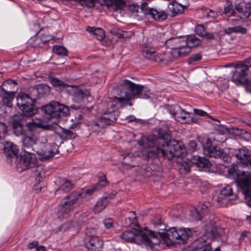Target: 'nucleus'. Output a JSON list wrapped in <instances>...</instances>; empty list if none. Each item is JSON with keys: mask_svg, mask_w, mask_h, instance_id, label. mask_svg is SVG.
<instances>
[{"mask_svg": "<svg viewBox=\"0 0 251 251\" xmlns=\"http://www.w3.org/2000/svg\"><path fill=\"white\" fill-rule=\"evenodd\" d=\"M156 136L142 137L138 141L140 146L148 149V152L170 160L174 157H181L186 153L184 147L177 142H170L171 133L168 125L155 129Z\"/></svg>", "mask_w": 251, "mask_h": 251, "instance_id": "nucleus-1", "label": "nucleus"}, {"mask_svg": "<svg viewBox=\"0 0 251 251\" xmlns=\"http://www.w3.org/2000/svg\"><path fill=\"white\" fill-rule=\"evenodd\" d=\"M150 90L147 87L135 84L130 80L125 79L117 88V99L112 106L118 107L131 106L130 101L135 96L141 99H147L150 98Z\"/></svg>", "mask_w": 251, "mask_h": 251, "instance_id": "nucleus-2", "label": "nucleus"}, {"mask_svg": "<svg viewBox=\"0 0 251 251\" xmlns=\"http://www.w3.org/2000/svg\"><path fill=\"white\" fill-rule=\"evenodd\" d=\"M100 189L99 185H95L86 190L82 189L73 191L70 194L64 197L58 206V218L62 220L70 217L75 208L84 201H87L95 191Z\"/></svg>", "mask_w": 251, "mask_h": 251, "instance_id": "nucleus-3", "label": "nucleus"}, {"mask_svg": "<svg viewBox=\"0 0 251 251\" xmlns=\"http://www.w3.org/2000/svg\"><path fill=\"white\" fill-rule=\"evenodd\" d=\"M234 155L241 160L237 164H233L228 169V173L236 181L249 178L251 176V151L246 148L235 151Z\"/></svg>", "mask_w": 251, "mask_h": 251, "instance_id": "nucleus-4", "label": "nucleus"}, {"mask_svg": "<svg viewBox=\"0 0 251 251\" xmlns=\"http://www.w3.org/2000/svg\"><path fill=\"white\" fill-rule=\"evenodd\" d=\"M121 237L127 242L138 243V241H141L151 247L160 243L158 234L152 231L140 230L135 233L132 230H127L124 232Z\"/></svg>", "mask_w": 251, "mask_h": 251, "instance_id": "nucleus-5", "label": "nucleus"}, {"mask_svg": "<svg viewBox=\"0 0 251 251\" xmlns=\"http://www.w3.org/2000/svg\"><path fill=\"white\" fill-rule=\"evenodd\" d=\"M51 83L59 89L65 90L70 95L73 96L75 100L77 102H81L85 99L90 96V92L86 90H82L75 85H69L56 78H51L50 80Z\"/></svg>", "mask_w": 251, "mask_h": 251, "instance_id": "nucleus-6", "label": "nucleus"}, {"mask_svg": "<svg viewBox=\"0 0 251 251\" xmlns=\"http://www.w3.org/2000/svg\"><path fill=\"white\" fill-rule=\"evenodd\" d=\"M36 100V97L32 95L20 93L17 97V105L23 112L25 117L32 116L36 112V109L33 104Z\"/></svg>", "mask_w": 251, "mask_h": 251, "instance_id": "nucleus-7", "label": "nucleus"}, {"mask_svg": "<svg viewBox=\"0 0 251 251\" xmlns=\"http://www.w3.org/2000/svg\"><path fill=\"white\" fill-rule=\"evenodd\" d=\"M38 161L34 153L29 151L24 152L21 155L16 165L17 170L22 172L27 169L35 168L37 166Z\"/></svg>", "mask_w": 251, "mask_h": 251, "instance_id": "nucleus-8", "label": "nucleus"}, {"mask_svg": "<svg viewBox=\"0 0 251 251\" xmlns=\"http://www.w3.org/2000/svg\"><path fill=\"white\" fill-rule=\"evenodd\" d=\"M167 109L170 114L174 116L175 120L179 122L187 124L196 123L192 117V113L186 112L177 104L169 105Z\"/></svg>", "mask_w": 251, "mask_h": 251, "instance_id": "nucleus-9", "label": "nucleus"}, {"mask_svg": "<svg viewBox=\"0 0 251 251\" xmlns=\"http://www.w3.org/2000/svg\"><path fill=\"white\" fill-rule=\"evenodd\" d=\"M191 234V231L188 228L176 227L170 228L167 232V236L172 242L184 243Z\"/></svg>", "mask_w": 251, "mask_h": 251, "instance_id": "nucleus-10", "label": "nucleus"}, {"mask_svg": "<svg viewBox=\"0 0 251 251\" xmlns=\"http://www.w3.org/2000/svg\"><path fill=\"white\" fill-rule=\"evenodd\" d=\"M117 99V89L116 90V96L114 99L111 100L108 103V111L105 112L103 115L101 117L105 126L111 125L117 120V118L118 115L117 110L124 106L118 107L117 106H112V104L114 103Z\"/></svg>", "mask_w": 251, "mask_h": 251, "instance_id": "nucleus-11", "label": "nucleus"}, {"mask_svg": "<svg viewBox=\"0 0 251 251\" xmlns=\"http://www.w3.org/2000/svg\"><path fill=\"white\" fill-rule=\"evenodd\" d=\"M239 186V193H241L245 199L247 204L251 207V180L250 178L242 179L236 181Z\"/></svg>", "mask_w": 251, "mask_h": 251, "instance_id": "nucleus-12", "label": "nucleus"}, {"mask_svg": "<svg viewBox=\"0 0 251 251\" xmlns=\"http://www.w3.org/2000/svg\"><path fill=\"white\" fill-rule=\"evenodd\" d=\"M44 148L45 149H40L36 151L41 161L50 159L58 152V146L54 143L48 144Z\"/></svg>", "mask_w": 251, "mask_h": 251, "instance_id": "nucleus-13", "label": "nucleus"}, {"mask_svg": "<svg viewBox=\"0 0 251 251\" xmlns=\"http://www.w3.org/2000/svg\"><path fill=\"white\" fill-rule=\"evenodd\" d=\"M233 195V190L230 185H227L223 188L215 196L216 201L221 206H226L230 202V197Z\"/></svg>", "mask_w": 251, "mask_h": 251, "instance_id": "nucleus-14", "label": "nucleus"}, {"mask_svg": "<svg viewBox=\"0 0 251 251\" xmlns=\"http://www.w3.org/2000/svg\"><path fill=\"white\" fill-rule=\"evenodd\" d=\"M203 152L207 156L219 158L224 161H228L229 159V156L223 151L222 149L218 146L211 145L209 147H204Z\"/></svg>", "mask_w": 251, "mask_h": 251, "instance_id": "nucleus-15", "label": "nucleus"}, {"mask_svg": "<svg viewBox=\"0 0 251 251\" xmlns=\"http://www.w3.org/2000/svg\"><path fill=\"white\" fill-rule=\"evenodd\" d=\"M144 11L146 17H151L158 22L165 20L168 16L167 13L164 11H159L156 9L149 7L148 5L147 9H145Z\"/></svg>", "mask_w": 251, "mask_h": 251, "instance_id": "nucleus-16", "label": "nucleus"}, {"mask_svg": "<svg viewBox=\"0 0 251 251\" xmlns=\"http://www.w3.org/2000/svg\"><path fill=\"white\" fill-rule=\"evenodd\" d=\"M205 237L211 236L212 238L218 237L222 234L223 229L219 228L212 220L206 222L205 225Z\"/></svg>", "mask_w": 251, "mask_h": 251, "instance_id": "nucleus-17", "label": "nucleus"}, {"mask_svg": "<svg viewBox=\"0 0 251 251\" xmlns=\"http://www.w3.org/2000/svg\"><path fill=\"white\" fill-rule=\"evenodd\" d=\"M147 3L145 2L141 6L132 3L128 5V9L133 16L136 17L138 20H140L146 17L144 10L147 9Z\"/></svg>", "mask_w": 251, "mask_h": 251, "instance_id": "nucleus-18", "label": "nucleus"}, {"mask_svg": "<svg viewBox=\"0 0 251 251\" xmlns=\"http://www.w3.org/2000/svg\"><path fill=\"white\" fill-rule=\"evenodd\" d=\"M122 162V167L126 169H130L138 166L139 164L136 161L137 157L131 152L124 154Z\"/></svg>", "mask_w": 251, "mask_h": 251, "instance_id": "nucleus-19", "label": "nucleus"}, {"mask_svg": "<svg viewBox=\"0 0 251 251\" xmlns=\"http://www.w3.org/2000/svg\"><path fill=\"white\" fill-rule=\"evenodd\" d=\"M188 6V4L183 5L176 0H173L169 3L168 8L172 16H175L182 14Z\"/></svg>", "mask_w": 251, "mask_h": 251, "instance_id": "nucleus-20", "label": "nucleus"}, {"mask_svg": "<svg viewBox=\"0 0 251 251\" xmlns=\"http://www.w3.org/2000/svg\"><path fill=\"white\" fill-rule=\"evenodd\" d=\"M192 251H209L210 247L206 241L205 236L196 240L192 245Z\"/></svg>", "mask_w": 251, "mask_h": 251, "instance_id": "nucleus-21", "label": "nucleus"}, {"mask_svg": "<svg viewBox=\"0 0 251 251\" xmlns=\"http://www.w3.org/2000/svg\"><path fill=\"white\" fill-rule=\"evenodd\" d=\"M235 8L241 14V19H247L251 15V4L241 2L235 4Z\"/></svg>", "mask_w": 251, "mask_h": 251, "instance_id": "nucleus-22", "label": "nucleus"}, {"mask_svg": "<svg viewBox=\"0 0 251 251\" xmlns=\"http://www.w3.org/2000/svg\"><path fill=\"white\" fill-rule=\"evenodd\" d=\"M59 107H64V104H62L57 101H51L49 104L42 107L44 113L50 115L51 117L55 118L56 113H58Z\"/></svg>", "mask_w": 251, "mask_h": 251, "instance_id": "nucleus-23", "label": "nucleus"}, {"mask_svg": "<svg viewBox=\"0 0 251 251\" xmlns=\"http://www.w3.org/2000/svg\"><path fill=\"white\" fill-rule=\"evenodd\" d=\"M174 54V50L166 51L162 54L159 53L158 57H157L155 59L156 62L162 63L163 64L167 65L169 63L173 61L176 58V57L175 56Z\"/></svg>", "mask_w": 251, "mask_h": 251, "instance_id": "nucleus-24", "label": "nucleus"}, {"mask_svg": "<svg viewBox=\"0 0 251 251\" xmlns=\"http://www.w3.org/2000/svg\"><path fill=\"white\" fill-rule=\"evenodd\" d=\"M21 141L23 144L22 150L24 152L28 151L27 150L32 148L33 145L36 144L37 137L34 135H23Z\"/></svg>", "mask_w": 251, "mask_h": 251, "instance_id": "nucleus-25", "label": "nucleus"}, {"mask_svg": "<svg viewBox=\"0 0 251 251\" xmlns=\"http://www.w3.org/2000/svg\"><path fill=\"white\" fill-rule=\"evenodd\" d=\"M87 126L89 129L95 133L100 132L103 127L106 126L101 118L88 122Z\"/></svg>", "mask_w": 251, "mask_h": 251, "instance_id": "nucleus-26", "label": "nucleus"}, {"mask_svg": "<svg viewBox=\"0 0 251 251\" xmlns=\"http://www.w3.org/2000/svg\"><path fill=\"white\" fill-rule=\"evenodd\" d=\"M88 248L92 250L99 251L101 248L102 242L96 236L90 235L88 238V242L86 243Z\"/></svg>", "mask_w": 251, "mask_h": 251, "instance_id": "nucleus-27", "label": "nucleus"}, {"mask_svg": "<svg viewBox=\"0 0 251 251\" xmlns=\"http://www.w3.org/2000/svg\"><path fill=\"white\" fill-rule=\"evenodd\" d=\"M3 151L7 157L13 158L17 155L19 150L16 145L8 142L3 148Z\"/></svg>", "mask_w": 251, "mask_h": 251, "instance_id": "nucleus-28", "label": "nucleus"}, {"mask_svg": "<svg viewBox=\"0 0 251 251\" xmlns=\"http://www.w3.org/2000/svg\"><path fill=\"white\" fill-rule=\"evenodd\" d=\"M211 204L209 202H205L203 203L200 204L197 209L204 217V221L205 222H208L210 220H212L213 216L208 215V213L209 212L210 208L211 207Z\"/></svg>", "mask_w": 251, "mask_h": 251, "instance_id": "nucleus-29", "label": "nucleus"}, {"mask_svg": "<svg viewBox=\"0 0 251 251\" xmlns=\"http://www.w3.org/2000/svg\"><path fill=\"white\" fill-rule=\"evenodd\" d=\"M176 48V50H174V54L176 58L185 56L191 51V50L186 45L183 40H182L181 43Z\"/></svg>", "mask_w": 251, "mask_h": 251, "instance_id": "nucleus-30", "label": "nucleus"}, {"mask_svg": "<svg viewBox=\"0 0 251 251\" xmlns=\"http://www.w3.org/2000/svg\"><path fill=\"white\" fill-rule=\"evenodd\" d=\"M59 182V187L56 190V193L59 194L66 193L72 190L74 187V184L70 181L66 179H60Z\"/></svg>", "mask_w": 251, "mask_h": 251, "instance_id": "nucleus-31", "label": "nucleus"}, {"mask_svg": "<svg viewBox=\"0 0 251 251\" xmlns=\"http://www.w3.org/2000/svg\"><path fill=\"white\" fill-rule=\"evenodd\" d=\"M16 85L17 82L15 80L7 79L4 81L0 86V92L14 93L13 90Z\"/></svg>", "mask_w": 251, "mask_h": 251, "instance_id": "nucleus-32", "label": "nucleus"}, {"mask_svg": "<svg viewBox=\"0 0 251 251\" xmlns=\"http://www.w3.org/2000/svg\"><path fill=\"white\" fill-rule=\"evenodd\" d=\"M192 162L199 168H208L211 166L209 160L205 157L194 156L192 157Z\"/></svg>", "mask_w": 251, "mask_h": 251, "instance_id": "nucleus-33", "label": "nucleus"}, {"mask_svg": "<svg viewBox=\"0 0 251 251\" xmlns=\"http://www.w3.org/2000/svg\"><path fill=\"white\" fill-rule=\"evenodd\" d=\"M86 30L98 40L101 41L105 37L104 31L101 28H95L88 26Z\"/></svg>", "mask_w": 251, "mask_h": 251, "instance_id": "nucleus-34", "label": "nucleus"}, {"mask_svg": "<svg viewBox=\"0 0 251 251\" xmlns=\"http://www.w3.org/2000/svg\"><path fill=\"white\" fill-rule=\"evenodd\" d=\"M109 202V198L108 197L101 198L97 201L94 207V212L95 213H99L103 210Z\"/></svg>", "mask_w": 251, "mask_h": 251, "instance_id": "nucleus-35", "label": "nucleus"}, {"mask_svg": "<svg viewBox=\"0 0 251 251\" xmlns=\"http://www.w3.org/2000/svg\"><path fill=\"white\" fill-rule=\"evenodd\" d=\"M195 31L199 36L205 38L206 39H213L214 35L211 33L207 32L203 25H199L196 26Z\"/></svg>", "mask_w": 251, "mask_h": 251, "instance_id": "nucleus-36", "label": "nucleus"}, {"mask_svg": "<svg viewBox=\"0 0 251 251\" xmlns=\"http://www.w3.org/2000/svg\"><path fill=\"white\" fill-rule=\"evenodd\" d=\"M2 96L3 103L7 107H11L12 105V101L14 98V93L0 92Z\"/></svg>", "mask_w": 251, "mask_h": 251, "instance_id": "nucleus-37", "label": "nucleus"}, {"mask_svg": "<svg viewBox=\"0 0 251 251\" xmlns=\"http://www.w3.org/2000/svg\"><path fill=\"white\" fill-rule=\"evenodd\" d=\"M25 120V116L21 113H18L12 116L10 120V123L12 126L23 125Z\"/></svg>", "mask_w": 251, "mask_h": 251, "instance_id": "nucleus-38", "label": "nucleus"}, {"mask_svg": "<svg viewBox=\"0 0 251 251\" xmlns=\"http://www.w3.org/2000/svg\"><path fill=\"white\" fill-rule=\"evenodd\" d=\"M183 41L190 50L192 48L199 46L201 44V41L199 39L195 36H190L187 37Z\"/></svg>", "mask_w": 251, "mask_h": 251, "instance_id": "nucleus-39", "label": "nucleus"}, {"mask_svg": "<svg viewBox=\"0 0 251 251\" xmlns=\"http://www.w3.org/2000/svg\"><path fill=\"white\" fill-rule=\"evenodd\" d=\"M143 56L148 59L156 62L157 57H158L159 53L151 49H145L142 52Z\"/></svg>", "mask_w": 251, "mask_h": 251, "instance_id": "nucleus-40", "label": "nucleus"}, {"mask_svg": "<svg viewBox=\"0 0 251 251\" xmlns=\"http://www.w3.org/2000/svg\"><path fill=\"white\" fill-rule=\"evenodd\" d=\"M247 80L246 78H244L243 75H239L238 73L235 71L233 73L231 78V81L237 85H242L246 84Z\"/></svg>", "mask_w": 251, "mask_h": 251, "instance_id": "nucleus-41", "label": "nucleus"}, {"mask_svg": "<svg viewBox=\"0 0 251 251\" xmlns=\"http://www.w3.org/2000/svg\"><path fill=\"white\" fill-rule=\"evenodd\" d=\"M249 66L243 63H239L236 65L235 72L238 73L239 75H243L244 78H246L249 72Z\"/></svg>", "mask_w": 251, "mask_h": 251, "instance_id": "nucleus-42", "label": "nucleus"}, {"mask_svg": "<svg viewBox=\"0 0 251 251\" xmlns=\"http://www.w3.org/2000/svg\"><path fill=\"white\" fill-rule=\"evenodd\" d=\"M181 41L177 38H171L166 41L165 45L170 50H176V47L179 46Z\"/></svg>", "mask_w": 251, "mask_h": 251, "instance_id": "nucleus-43", "label": "nucleus"}, {"mask_svg": "<svg viewBox=\"0 0 251 251\" xmlns=\"http://www.w3.org/2000/svg\"><path fill=\"white\" fill-rule=\"evenodd\" d=\"M60 136L62 139L65 140L72 139L75 137L76 134L69 129L62 128V132L60 134Z\"/></svg>", "mask_w": 251, "mask_h": 251, "instance_id": "nucleus-44", "label": "nucleus"}, {"mask_svg": "<svg viewBox=\"0 0 251 251\" xmlns=\"http://www.w3.org/2000/svg\"><path fill=\"white\" fill-rule=\"evenodd\" d=\"M225 32L227 34H230L233 32L245 33L247 32V29L245 27L240 26H236L225 29Z\"/></svg>", "mask_w": 251, "mask_h": 251, "instance_id": "nucleus-45", "label": "nucleus"}, {"mask_svg": "<svg viewBox=\"0 0 251 251\" xmlns=\"http://www.w3.org/2000/svg\"><path fill=\"white\" fill-rule=\"evenodd\" d=\"M219 128L222 130L223 134L226 132L235 135H239L241 134L242 130L236 127L226 128L224 126H220Z\"/></svg>", "mask_w": 251, "mask_h": 251, "instance_id": "nucleus-46", "label": "nucleus"}, {"mask_svg": "<svg viewBox=\"0 0 251 251\" xmlns=\"http://www.w3.org/2000/svg\"><path fill=\"white\" fill-rule=\"evenodd\" d=\"M224 12L228 17L234 15L235 12L234 9V6L232 3L229 1L226 2L224 7Z\"/></svg>", "mask_w": 251, "mask_h": 251, "instance_id": "nucleus-47", "label": "nucleus"}, {"mask_svg": "<svg viewBox=\"0 0 251 251\" xmlns=\"http://www.w3.org/2000/svg\"><path fill=\"white\" fill-rule=\"evenodd\" d=\"M193 165L192 158L188 161H182L180 162V170H184L186 173H188L191 170L192 165Z\"/></svg>", "mask_w": 251, "mask_h": 251, "instance_id": "nucleus-48", "label": "nucleus"}, {"mask_svg": "<svg viewBox=\"0 0 251 251\" xmlns=\"http://www.w3.org/2000/svg\"><path fill=\"white\" fill-rule=\"evenodd\" d=\"M52 50L55 53L59 55H61L62 56L67 55L68 50L65 47L63 46L59 45H55L53 47Z\"/></svg>", "mask_w": 251, "mask_h": 251, "instance_id": "nucleus-49", "label": "nucleus"}, {"mask_svg": "<svg viewBox=\"0 0 251 251\" xmlns=\"http://www.w3.org/2000/svg\"><path fill=\"white\" fill-rule=\"evenodd\" d=\"M55 118H60L65 117L69 114V109L68 106L64 105V107H59L58 110V113H56Z\"/></svg>", "mask_w": 251, "mask_h": 251, "instance_id": "nucleus-50", "label": "nucleus"}, {"mask_svg": "<svg viewBox=\"0 0 251 251\" xmlns=\"http://www.w3.org/2000/svg\"><path fill=\"white\" fill-rule=\"evenodd\" d=\"M191 216L196 220H201L203 218H204L197 208L194 209L191 211Z\"/></svg>", "mask_w": 251, "mask_h": 251, "instance_id": "nucleus-51", "label": "nucleus"}, {"mask_svg": "<svg viewBox=\"0 0 251 251\" xmlns=\"http://www.w3.org/2000/svg\"><path fill=\"white\" fill-rule=\"evenodd\" d=\"M48 142L47 137L45 136H41L37 138V143L40 147H45L47 145L46 144Z\"/></svg>", "mask_w": 251, "mask_h": 251, "instance_id": "nucleus-52", "label": "nucleus"}, {"mask_svg": "<svg viewBox=\"0 0 251 251\" xmlns=\"http://www.w3.org/2000/svg\"><path fill=\"white\" fill-rule=\"evenodd\" d=\"M203 15L209 18H215L217 16V13L215 11L208 8H205L203 10Z\"/></svg>", "mask_w": 251, "mask_h": 251, "instance_id": "nucleus-53", "label": "nucleus"}, {"mask_svg": "<svg viewBox=\"0 0 251 251\" xmlns=\"http://www.w3.org/2000/svg\"><path fill=\"white\" fill-rule=\"evenodd\" d=\"M107 183L108 181L106 179V176L105 175H102L100 177L99 182L95 185H99V186L100 187V189L102 187L106 186Z\"/></svg>", "mask_w": 251, "mask_h": 251, "instance_id": "nucleus-54", "label": "nucleus"}, {"mask_svg": "<svg viewBox=\"0 0 251 251\" xmlns=\"http://www.w3.org/2000/svg\"><path fill=\"white\" fill-rule=\"evenodd\" d=\"M201 59V53H197L192 55L188 59V62L189 64H192L194 62L200 60Z\"/></svg>", "mask_w": 251, "mask_h": 251, "instance_id": "nucleus-55", "label": "nucleus"}, {"mask_svg": "<svg viewBox=\"0 0 251 251\" xmlns=\"http://www.w3.org/2000/svg\"><path fill=\"white\" fill-rule=\"evenodd\" d=\"M7 126L2 122H0V139L4 138L7 132Z\"/></svg>", "mask_w": 251, "mask_h": 251, "instance_id": "nucleus-56", "label": "nucleus"}, {"mask_svg": "<svg viewBox=\"0 0 251 251\" xmlns=\"http://www.w3.org/2000/svg\"><path fill=\"white\" fill-rule=\"evenodd\" d=\"M23 125H18L16 126H13L14 128V133L16 136H20L23 135Z\"/></svg>", "mask_w": 251, "mask_h": 251, "instance_id": "nucleus-57", "label": "nucleus"}, {"mask_svg": "<svg viewBox=\"0 0 251 251\" xmlns=\"http://www.w3.org/2000/svg\"><path fill=\"white\" fill-rule=\"evenodd\" d=\"M27 125L28 126H37L38 127H42L44 126L42 120L40 119H36V121L33 120L32 122L28 123H27Z\"/></svg>", "mask_w": 251, "mask_h": 251, "instance_id": "nucleus-58", "label": "nucleus"}, {"mask_svg": "<svg viewBox=\"0 0 251 251\" xmlns=\"http://www.w3.org/2000/svg\"><path fill=\"white\" fill-rule=\"evenodd\" d=\"M197 144L194 140H190L187 145L188 150L191 152H194L196 151Z\"/></svg>", "mask_w": 251, "mask_h": 251, "instance_id": "nucleus-59", "label": "nucleus"}, {"mask_svg": "<svg viewBox=\"0 0 251 251\" xmlns=\"http://www.w3.org/2000/svg\"><path fill=\"white\" fill-rule=\"evenodd\" d=\"M103 224L105 227V228L109 229L111 227H112L114 224V222L112 219L108 218L105 219L103 222Z\"/></svg>", "mask_w": 251, "mask_h": 251, "instance_id": "nucleus-60", "label": "nucleus"}, {"mask_svg": "<svg viewBox=\"0 0 251 251\" xmlns=\"http://www.w3.org/2000/svg\"><path fill=\"white\" fill-rule=\"evenodd\" d=\"M194 113L198 116H204L207 115V113L201 109H194Z\"/></svg>", "mask_w": 251, "mask_h": 251, "instance_id": "nucleus-61", "label": "nucleus"}, {"mask_svg": "<svg viewBox=\"0 0 251 251\" xmlns=\"http://www.w3.org/2000/svg\"><path fill=\"white\" fill-rule=\"evenodd\" d=\"M40 179H41V178H38L37 181L38 182L39 181V182L38 183L35 184L34 185V189L36 191L37 193L40 192L42 188L40 184V182H41Z\"/></svg>", "mask_w": 251, "mask_h": 251, "instance_id": "nucleus-62", "label": "nucleus"}, {"mask_svg": "<svg viewBox=\"0 0 251 251\" xmlns=\"http://www.w3.org/2000/svg\"><path fill=\"white\" fill-rule=\"evenodd\" d=\"M74 226H75L74 224H72L71 223H66V224H65L63 225H62L61 228L62 229L65 230L70 229V228L74 227Z\"/></svg>", "mask_w": 251, "mask_h": 251, "instance_id": "nucleus-63", "label": "nucleus"}, {"mask_svg": "<svg viewBox=\"0 0 251 251\" xmlns=\"http://www.w3.org/2000/svg\"><path fill=\"white\" fill-rule=\"evenodd\" d=\"M126 120L128 122H137L139 120L137 119L134 116H129L126 118Z\"/></svg>", "mask_w": 251, "mask_h": 251, "instance_id": "nucleus-64", "label": "nucleus"}]
</instances>
